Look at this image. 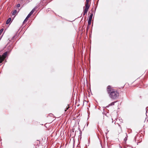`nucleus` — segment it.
<instances>
[{"label": "nucleus", "mask_w": 148, "mask_h": 148, "mask_svg": "<svg viewBox=\"0 0 148 148\" xmlns=\"http://www.w3.org/2000/svg\"><path fill=\"white\" fill-rule=\"evenodd\" d=\"M107 91L109 94V97L112 99H116L118 98L119 96V93L118 91L114 89L110 86H107Z\"/></svg>", "instance_id": "f257e3e1"}, {"label": "nucleus", "mask_w": 148, "mask_h": 148, "mask_svg": "<svg viewBox=\"0 0 148 148\" xmlns=\"http://www.w3.org/2000/svg\"><path fill=\"white\" fill-rule=\"evenodd\" d=\"M89 7L90 5L88 4V3H86L85 4V8L84 9L88 10Z\"/></svg>", "instance_id": "f03ea898"}, {"label": "nucleus", "mask_w": 148, "mask_h": 148, "mask_svg": "<svg viewBox=\"0 0 148 148\" xmlns=\"http://www.w3.org/2000/svg\"><path fill=\"white\" fill-rule=\"evenodd\" d=\"M7 52H5L3 53L2 55L1 56L2 58H3V59L4 60L5 58L7 55Z\"/></svg>", "instance_id": "7ed1b4c3"}, {"label": "nucleus", "mask_w": 148, "mask_h": 148, "mask_svg": "<svg viewBox=\"0 0 148 148\" xmlns=\"http://www.w3.org/2000/svg\"><path fill=\"white\" fill-rule=\"evenodd\" d=\"M31 16V15L29 14L27 16V17H26V18H25V20H24V21L23 23H25L26 22H27V21L28 18Z\"/></svg>", "instance_id": "20e7f679"}, {"label": "nucleus", "mask_w": 148, "mask_h": 148, "mask_svg": "<svg viewBox=\"0 0 148 148\" xmlns=\"http://www.w3.org/2000/svg\"><path fill=\"white\" fill-rule=\"evenodd\" d=\"M11 20V18H9L7 21L6 23V24H8L10 22Z\"/></svg>", "instance_id": "39448f33"}, {"label": "nucleus", "mask_w": 148, "mask_h": 148, "mask_svg": "<svg viewBox=\"0 0 148 148\" xmlns=\"http://www.w3.org/2000/svg\"><path fill=\"white\" fill-rule=\"evenodd\" d=\"M35 8H34L29 13V14L30 15H31L35 11Z\"/></svg>", "instance_id": "423d86ee"}, {"label": "nucleus", "mask_w": 148, "mask_h": 148, "mask_svg": "<svg viewBox=\"0 0 148 148\" xmlns=\"http://www.w3.org/2000/svg\"><path fill=\"white\" fill-rule=\"evenodd\" d=\"M117 102V101H115L114 102H112L110 103V104H109L108 105L109 106H111L114 105V103H116Z\"/></svg>", "instance_id": "0eeeda50"}, {"label": "nucleus", "mask_w": 148, "mask_h": 148, "mask_svg": "<svg viewBox=\"0 0 148 148\" xmlns=\"http://www.w3.org/2000/svg\"><path fill=\"white\" fill-rule=\"evenodd\" d=\"M3 60V58H2V56L0 55V63H1Z\"/></svg>", "instance_id": "6e6552de"}, {"label": "nucleus", "mask_w": 148, "mask_h": 148, "mask_svg": "<svg viewBox=\"0 0 148 148\" xmlns=\"http://www.w3.org/2000/svg\"><path fill=\"white\" fill-rule=\"evenodd\" d=\"M91 19H89L88 21V25H90L91 24Z\"/></svg>", "instance_id": "1a4fd4ad"}, {"label": "nucleus", "mask_w": 148, "mask_h": 148, "mask_svg": "<svg viewBox=\"0 0 148 148\" xmlns=\"http://www.w3.org/2000/svg\"><path fill=\"white\" fill-rule=\"evenodd\" d=\"M17 12V10H14V11L12 13V15H14L16 14Z\"/></svg>", "instance_id": "9d476101"}, {"label": "nucleus", "mask_w": 148, "mask_h": 148, "mask_svg": "<svg viewBox=\"0 0 148 148\" xmlns=\"http://www.w3.org/2000/svg\"><path fill=\"white\" fill-rule=\"evenodd\" d=\"M88 11V10H86L84 9V12H83V16H84L86 14Z\"/></svg>", "instance_id": "9b49d317"}, {"label": "nucleus", "mask_w": 148, "mask_h": 148, "mask_svg": "<svg viewBox=\"0 0 148 148\" xmlns=\"http://www.w3.org/2000/svg\"><path fill=\"white\" fill-rule=\"evenodd\" d=\"M92 16H93V14H90V17H89V19H91L92 20Z\"/></svg>", "instance_id": "f8f14e48"}, {"label": "nucleus", "mask_w": 148, "mask_h": 148, "mask_svg": "<svg viewBox=\"0 0 148 148\" xmlns=\"http://www.w3.org/2000/svg\"><path fill=\"white\" fill-rule=\"evenodd\" d=\"M126 136L125 137V138L124 139V141H126V140H127V135L126 133Z\"/></svg>", "instance_id": "ddd939ff"}, {"label": "nucleus", "mask_w": 148, "mask_h": 148, "mask_svg": "<svg viewBox=\"0 0 148 148\" xmlns=\"http://www.w3.org/2000/svg\"><path fill=\"white\" fill-rule=\"evenodd\" d=\"M3 29H2L0 30V35H1V34L2 33L3 31Z\"/></svg>", "instance_id": "4468645a"}, {"label": "nucleus", "mask_w": 148, "mask_h": 148, "mask_svg": "<svg viewBox=\"0 0 148 148\" xmlns=\"http://www.w3.org/2000/svg\"><path fill=\"white\" fill-rule=\"evenodd\" d=\"M20 4H18L17 5L16 7H17V8H19V7H20Z\"/></svg>", "instance_id": "2eb2a0df"}, {"label": "nucleus", "mask_w": 148, "mask_h": 148, "mask_svg": "<svg viewBox=\"0 0 148 148\" xmlns=\"http://www.w3.org/2000/svg\"><path fill=\"white\" fill-rule=\"evenodd\" d=\"M69 107L68 106L67 108H66V109L65 110V111L66 112V110L69 109Z\"/></svg>", "instance_id": "dca6fc26"}, {"label": "nucleus", "mask_w": 148, "mask_h": 148, "mask_svg": "<svg viewBox=\"0 0 148 148\" xmlns=\"http://www.w3.org/2000/svg\"><path fill=\"white\" fill-rule=\"evenodd\" d=\"M90 0H86V3H89Z\"/></svg>", "instance_id": "f3484780"}]
</instances>
